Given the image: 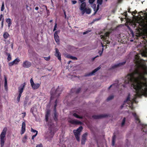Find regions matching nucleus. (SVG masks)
I'll return each instance as SVG.
<instances>
[{"label":"nucleus","mask_w":147,"mask_h":147,"mask_svg":"<svg viewBox=\"0 0 147 147\" xmlns=\"http://www.w3.org/2000/svg\"><path fill=\"white\" fill-rule=\"evenodd\" d=\"M71 56L69 54H68L67 55L66 57L70 59Z\"/></svg>","instance_id":"57"},{"label":"nucleus","mask_w":147,"mask_h":147,"mask_svg":"<svg viewBox=\"0 0 147 147\" xmlns=\"http://www.w3.org/2000/svg\"><path fill=\"white\" fill-rule=\"evenodd\" d=\"M60 31H56L54 34V37L56 42L57 43L59 42V37L58 35V33H59Z\"/></svg>","instance_id":"14"},{"label":"nucleus","mask_w":147,"mask_h":147,"mask_svg":"<svg viewBox=\"0 0 147 147\" xmlns=\"http://www.w3.org/2000/svg\"><path fill=\"white\" fill-rule=\"evenodd\" d=\"M43 58L45 59V60L47 61H48L49 60L50 58V57H44Z\"/></svg>","instance_id":"42"},{"label":"nucleus","mask_w":147,"mask_h":147,"mask_svg":"<svg viewBox=\"0 0 147 147\" xmlns=\"http://www.w3.org/2000/svg\"><path fill=\"white\" fill-rule=\"evenodd\" d=\"M3 15L1 14L0 16V20L1 21L3 19Z\"/></svg>","instance_id":"51"},{"label":"nucleus","mask_w":147,"mask_h":147,"mask_svg":"<svg viewBox=\"0 0 147 147\" xmlns=\"http://www.w3.org/2000/svg\"><path fill=\"white\" fill-rule=\"evenodd\" d=\"M5 9L4 3L3 2L1 5V11H3Z\"/></svg>","instance_id":"37"},{"label":"nucleus","mask_w":147,"mask_h":147,"mask_svg":"<svg viewBox=\"0 0 147 147\" xmlns=\"http://www.w3.org/2000/svg\"><path fill=\"white\" fill-rule=\"evenodd\" d=\"M72 4H74L77 3V1H72Z\"/></svg>","instance_id":"58"},{"label":"nucleus","mask_w":147,"mask_h":147,"mask_svg":"<svg viewBox=\"0 0 147 147\" xmlns=\"http://www.w3.org/2000/svg\"><path fill=\"white\" fill-rule=\"evenodd\" d=\"M92 8L94 9V11H95L96 10V5L95 4H93V5L92 6Z\"/></svg>","instance_id":"53"},{"label":"nucleus","mask_w":147,"mask_h":147,"mask_svg":"<svg viewBox=\"0 0 147 147\" xmlns=\"http://www.w3.org/2000/svg\"><path fill=\"white\" fill-rule=\"evenodd\" d=\"M40 84L38 83L34 84L31 86L32 88L34 89L35 90L38 89L39 87Z\"/></svg>","instance_id":"25"},{"label":"nucleus","mask_w":147,"mask_h":147,"mask_svg":"<svg viewBox=\"0 0 147 147\" xmlns=\"http://www.w3.org/2000/svg\"><path fill=\"white\" fill-rule=\"evenodd\" d=\"M5 54L7 56V59L8 61H10L11 59V57L10 53L7 52H5Z\"/></svg>","instance_id":"29"},{"label":"nucleus","mask_w":147,"mask_h":147,"mask_svg":"<svg viewBox=\"0 0 147 147\" xmlns=\"http://www.w3.org/2000/svg\"><path fill=\"white\" fill-rule=\"evenodd\" d=\"M124 103L121 106V109H122L123 108V107H124Z\"/></svg>","instance_id":"60"},{"label":"nucleus","mask_w":147,"mask_h":147,"mask_svg":"<svg viewBox=\"0 0 147 147\" xmlns=\"http://www.w3.org/2000/svg\"><path fill=\"white\" fill-rule=\"evenodd\" d=\"M31 65V63L27 60H26L24 61L22 64V66L26 68L30 67Z\"/></svg>","instance_id":"7"},{"label":"nucleus","mask_w":147,"mask_h":147,"mask_svg":"<svg viewBox=\"0 0 147 147\" xmlns=\"http://www.w3.org/2000/svg\"><path fill=\"white\" fill-rule=\"evenodd\" d=\"M88 134V133L86 132L82 136L81 139V144H82L83 145L85 144Z\"/></svg>","instance_id":"9"},{"label":"nucleus","mask_w":147,"mask_h":147,"mask_svg":"<svg viewBox=\"0 0 147 147\" xmlns=\"http://www.w3.org/2000/svg\"><path fill=\"white\" fill-rule=\"evenodd\" d=\"M98 57V56H97L96 57L93 58H92V60H94L95 58H96V57Z\"/></svg>","instance_id":"62"},{"label":"nucleus","mask_w":147,"mask_h":147,"mask_svg":"<svg viewBox=\"0 0 147 147\" xmlns=\"http://www.w3.org/2000/svg\"><path fill=\"white\" fill-rule=\"evenodd\" d=\"M83 129L82 126H80L76 130L74 129L73 130L75 136L78 142L80 141V132L82 131Z\"/></svg>","instance_id":"5"},{"label":"nucleus","mask_w":147,"mask_h":147,"mask_svg":"<svg viewBox=\"0 0 147 147\" xmlns=\"http://www.w3.org/2000/svg\"><path fill=\"white\" fill-rule=\"evenodd\" d=\"M132 115L134 117L135 120L138 121V123L140 125H142V123L141 122V121L136 114L135 113H132Z\"/></svg>","instance_id":"16"},{"label":"nucleus","mask_w":147,"mask_h":147,"mask_svg":"<svg viewBox=\"0 0 147 147\" xmlns=\"http://www.w3.org/2000/svg\"><path fill=\"white\" fill-rule=\"evenodd\" d=\"M26 84V83L24 82L18 88V92L19 93V94L17 97V100L18 102L20 101V97L22 95V93L24 91Z\"/></svg>","instance_id":"6"},{"label":"nucleus","mask_w":147,"mask_h":147,"mask_svg":"<svg viewBox=\"0 0 147 147\" xmlns=\"http://www.w3.org/2000/svg\"><path fill=\"white\" fill-rule=\"evenodd\" d=\"M108 117L107 114H102L99 115H94L92 116V118L95 119H98Z\"/></svg>","instance_id":"8"},{"label":"nucleus","mask_w":147,"mask_h":147,"mask_svg":"<svg viewBox=\"0 0 147 147\" xmlns=\"http://www.w3.org/2000/svg\"><path fill=\"white\" fill-rule=\"evenodd\" d=\"M6 22L8 24V27L9 28L12 24L10 18H7L6 19Z\"/></svg>","instance_id":"26"},{"label":"nucleus","mask_w":147,"mask_h":147,"mask_svg":"<svg viewBox=\"0 0 147 147\" xmlns=\"http://www.w3.org/2000/svg\"><path fill=\"white\" fill-rule=\"evenodd\" d=\"M36 147H43L42 144H40L36 146Z\"/></svg>","instance_id":"49"},{"label":"nucleus","mask_w":147,"mask_h":147,"mask_svg":"<svg viewBox=\"0 0 147 147\" xmlns=\"http://www.w3.org/2000/svg\"><path fill=\"white\" fill-rule=\"evenodd\" d=\"M116 138V136L115 135V133H114L112 137V146H114L115 145V143Z\"/></svg>","instance_id":"28"},{"label":"nucleus","mask_w":147,"mask_h":147,"mask_svg":"<svg viewBox=\"0 0 147 147\" xmlns=\"http://www.w3.org/2000/svg\"><path fill=\"white\" fill-rule=\"evenodd\" d=\"M26 130V124L25 122H23L22 123V127L21 129V134H24Z\"/></svg>","instance_id":"17"},{"label":"nucleus","mask_w":147,"mask_h":147,"mask_svg":"<svg viewBox=\"0 0 147 147\" xmlns=\"http://www.w3.org/2000/svg\"><path fill=\"white\" fill-rule=\"evenodd\" d=\"M50 110L49 109L47 110L45 115V120L46 122L48 121L49 117V116Z\"/></svg>","instance_id":"18"},{"label":"nucleus","mask_w":147,"mask_h":147,"mask_svg":"<svg viewBox=\"0 0 147 147\" xmlns=\"http://www.w3.org/2000/svg\"><path fill=\"white\" fill-rule=\"evenodd\" d=\"M101 68L100 67V66L97 67L96 69H95L94 70H93L92 72H90L88 74H86L84 75L85 77L88 76H91L93 75H94V74L98 70H99Z\"/></svg>","instance_id":"10"},{"label":"nucleus","mask_w":147,"mask_h":147,"mask_svg":"<svg viewBox=\"0 0 147 147\" xmlns=\"http://www.w3.org/2000/svg\"><path fill=\"white\" fill-rule=\"evenodd\" d=\"M52 90L53 89H52L50 92L51 95L50 99L51 100H53L55 98L58 97L62 91V89L59 86L55 90L54 93L53 92Z\"/></svg>","instance_id":"3"},{"label":"nucleus","mask_w":147,"mask_h":147,"mask_svg":"<svg viewBox=\"0 0 147 147\" xmlns=\"http://www.w3.org/2000/svg\"><path fill=\"white\" fill-rule=\"evenodd\" d=\"M7 130V128L6 127H4L0 135V144L1 147H3L4 145L5 140V137L6 134Z\"/></svg>","instance_id":"4"},{"label":"nucleus","mask_w":147,"mask_h":147,"mask_svg":"<svg viewBox=\"0 0 147 147\" xmlns=\"http://www.w3.org/2000/svg\"><path fill=\"white\" fill-rule=\"evenodd\" d=\"M99 4H98L97 5V7H96V10L95 11V12L94 13V14H95L96 13V12H97V11L99 9Z\"/></svg>","instance_id":"39"},{"label":"nucleus","mask_w":147,"mask_h":147,"mask_svg":"<svg viewBox=\"0 0 147 147\" xmlns=\"http://www.w3.org/2000/svg\"><path fill=\"white\" fill-rule=\"evenodd\" d=\"M22 114V117L24 118L26 116V113H23Z\"/></svg>","instance_id":"55"},{"label":"nucleus","mask_w":147,"mask_h":147,"mask_svg":"<svg viewBox=\"0 0 147 147\" xmlns=\"http://www.w3.org/2000/svg\"><path fill=\"white\" fill-rule=\"evenodd\" d=\"M37 133H36L35 135H33L32 136V140H34V138L36 137V136L37 135Z\"/></svg>","instance_id":"48"},{"label":"nucleus","mask_w":147,"mask_h":147,"mask_svg":"<svg viewBox=\"0 0 147 147\" xmlns=\"http://www.w3.org/2000/svg\"><path fill=\"white\" fill-rule=\"evenodd\" d=\"M134 61L136 64V65L137 66V68L136 69L132 72L128 74L125 77V80H128L130 79L128 77L129 76H133V78H134V79L137 77L138 75L134 73V72L136 70H138L139 72L142 73L144 77L145 75H147V66L143 62L144 61L142 59H140L138 55H136L135 56Z\"/></svg>","instance_id":"2"},{"label":"nucleus","mask_w":147,"mask_h":147,"mask_svg":"<svg viewBox=\"0 0 147 147\" xmlns=\"http://www.w3.org/2000/svg\"><path fill=\"white\" fill-rule=\"evenodd\" d=\"M137 13V11L136 10H135L134 11H133L131 12V14L133 16H134V14H135L136 13Z\"/></svg>","instance_id":"47"},{"label":"nucleus","mask_w":147,"mask_h":147,"mask_svg":"<svg viewBox=\"0 0 147 147\" xmlns=\"http://www.w3.org/2000/svg\"><path fill=\"white\" fill-rule=\"evenodd\" d=\"M57 100L56 99L55 100V104L54 105L53 111H56V107H57Z\"/></svg>","instance_id":"34"},{"label":"nucleus","mask_w":147,"mask_h":147,"mask_svg":"<svg viewBox=\"0 0 147 147\" xmlns=\"http://www.w3.org/2000/svg\"><path fill=\"white\" fill-rule=\"evenodd\" d=\"M134 73L137 74L138 76L134 79V78H132V76H129L128 77L130 79L125 80L124 84H123L122 86L124 87H126L125 84L130 83L133 86L134 88L137 92V94L134 95V101H135L136 98L140 96L139 92L141 90L142 91V95L147 97V85L142 82V80H146V79L142 73L136 70Z\"/></svg>","instance_id":"1"},{"label":"nucleus","mask_w":147,"mask_h":147,"mask_svg":"<svg viewBox=\"0 0 147 147\" xmlns=\"http://www.w3.org/2000/svg\"><path fill=\"white\" fill-rule=\"evenodd\" d=\"M79 1H80V3H82L84 2L85 0H79Z\"/></svg>","instance_id":"59"},{"label":"nucleus","mask_w":147,"mask_h":147,"mask_svg":"<svg viewBox=\"0 0 147 147\" xmlns=\"http://www.w3.org/2000/svg\"><path fill=\"white\" fill-rule=\"evenodd\" d=\"M57 27V23L56 22V23L55 24V25L54 27V29H53V31H55L56 30Z\"/></svg>","instance_id":"50"},{"label":"nucleus","mask_w":147,"mask_h":147,"mask_svg":"<svg viewBox=\"0 0 147 147\" xmlns=\"http://www.w3.org/2000/svg\"><path fill=\"white\" fill-rule=\"evenodd\" d=\"M70 59H72L73 60H77L78 59L76 57H74V56H71Z\"/></svg>","instance_id":"46"},{"label":"nucleus","mask_w":147,"mask_h":147,"mask_svg":"<svg viewBox=\"0 0 147 147\" xmlns=\"http://www.w3.org/2000/svg\"><path fill=\"white\" fill-rule=\"evenodd\" d=\"M31 132H33V133L36 132V133H37V134H38V131L32 128H31Z\"/></svg>","instance_id":"44"},{"label":"nucleus","mask_w":147,"mask_h":147,"mask_svg":"<svg viewBox=\"0 0 147 147\" xmlns=\"http://www.w3.org/2000/svg\"><path fill=\"white\" fill-rule=\"evenodd\" d=\"M125 120H126L125 117H124L123 119L122 122L121 123V127H123L124 125L125 124Z\"/></svg>","instance_id":"32"},{"label":"nucleus","mask_w":147,"mask_h":147,"mask_svg":"<svg viewBox=\"0 0 147 147\" xmlns=\"http://www.w3.org/2000/svg\"><path fill=\"white\" fill-rule=\"evenodd\" d=\"M128 101H130V96H129V95H128V96L127 97V99H126L124 101V103L127 102V103H128L127 102Z\"/></svg>","instance_id":"35"},{"label":"nucleus","mask_w":147,"mask_h":147,"mask_svg":"<svg viewBox=\"0 0 147 147\" xmlns=\"http://www.w3.org/2000/svg\"><path fill=\"white\" fill-rule=\"evenodd\" d=\"M118 86V84H113L112 85H111L109 88L108 89L109 90L112 86H116L117 87Z\"/></svg>","instance_id":"36"},{"label":"nucleus","mask_w":147,"mask_h":147,"mask_svg":"<svg viewBox=\"0 0 147 147\" xmlns=\"http://www.w3.org/2000/svg\"><path fill=\"white\" fill-rule=\"evenodd\" d=\"M20 60L18 58H16L14 61L11 62L9 63L8 65L9 66L11 67L14 65L18 64V63L20 62Z\"/></svg>","instance_id":"11"},{"label":"nucleus","mask_w":147,"mask_h":147,"mask_svg":"<svg viewBox=\"0 0 147 147\" xmlns=\"http://www.w3.org/2000/svg\"><path fill=\"white\" fill-rule=\"evenodd\" d=\"M97 2L98 4L101 5L102 4V0H97Z\"/></svg>","instance_id":"40"},{"label":"nucleus","mask_w":147,"mask_h":147,"mask_svg":"<svg viewBox=\"0 0 147 147\" xmlns=\"http://www.w3.org/2000/svg\"><path fill=\"white\" fill-rule=\"evenodd\" d=\"M95 0H89V2L90 4L92 3Z\"/></svg>","instance_id":"52"},{"label":"nucleus","mask_w":147,"mask_h":147,"mask_svg":"<svg viewBox=\"0 0 147 147\" xmlns=\"http://www.w3.org/2000/svg\"><path fill=\"white\" fill-rule=\"evenodd\" d=\"M58 115L57 113V111H53V118L54 120L55 121H57L58 120Z\"/></svg>","instance_id":"22"},{"label":"nucleus","mask_w":147,"mask_h":147,"mask_svg":"<svg viewBox=\"0 0 147 147\" xmlns=\"http://www.w3.org/2000/svg\"><path fill=\"white\" fill-rule=\"evenodd\" d=\"M140 125L142 126V129H144L145 130H146V131L143 130V131L145 132H147V125L143 124L142 123V125Z\"/></svg>","instance_id":"24"},{"label":"nucleus","mask_w":147,"mask_h":147,"mask_svg":"<svg viewBox=\"0 0 147 147\" xmlns=\"http://www.w3.org/2000/svg\"><path fill=\"white\" fill-rule=\"evenodd\" d=\"M85 12H86L87 14H89L91 12V10L90 8L87 9L86 8L84 11H83L82 13H84Z\"/></svg>","instance_id":"27"},{"label":"nucleus","mask_w":147,"mask_h":147,"mask_svg":"<svg viewBox=\"0 0 147 147\" xmlns=\"http://www.w3.org/2000/svg\"><path fill=\"white\" fill-rule=\"evenodd\" d=\"M81 88H79L78 89L76 92V93L78 94V93L81 91Z\"/></svg>","instance_id":"43"},{"label":"nucleus","mask_w":147,"mask_h":147,"mask_svg":"<svg viewBox=\"0 0 147 147\" xmlns=\"http://www.w3.org/2000/svg\"><path fill=\"white\" fill-rule=\"evenodd\" d=\"M126 62V61H125L123 62L120 63L118 64H115L112 66V69H115L117 67L121 66L125 64Z\"/></svg>","instance_id":"15"},{"label":"nucleus","mask_w":147,"mask_h":147,"mask_svg":"<svg viewBox=\"0 0 147 147\" xmlns=\"http://www.w3.org/2000/svg\"><path fill=\"white\" fill-rule=\"evenodd\" d=\"M71 62V61H69L68 62V64H70V63Z\"/></svg>","instance_id":"64"},{"label":"nucleus","mask_w":147,"mask_h":147,"mask_svg":"<svg viewBox=\"0 0 147 147\" xmlns=\"http://www.w3.org/2000/svg\"><path fill=\"white\" fill-rule=\"evenodd\" d=\"M30 82L31 84V86H32L34 84V83L33 81V80L32 78H31L30 80Z\"/></svg>","instance_id":"41"},{"label":"nucleus","mask_w":147,"mask_h":147,"mask_svg":"<svg viewBox=\"0 0 147 147\" xmlns=\"http://www.w3.org/2000/svg\"><path fill=\"white\" fill-rule=\"evenodd\" d=\"M103 50V48H102V51H99L98 53H99L100 56H101L102 55V53Z\"/></svg>","instance_id":"45"},{"label":"nucleus","mask_w":147,"mask_h":147,"mask_svg":"<svg viewBox=\"0 0 147 147\" xmlns=\"http://www.w3.org/2000/svg\"><path fill=\"white\" fill-rule=\"evenodd\" d=\"M82 4L80 6V10L82 11V12L83 11H84V10L86 8V3L85 2H83L82 3H81Z\"/></svg>","instance_id":"20"},{"label":"nucleus","mask_w":147,"mask_h":147,"mask_svg":"<svg viewBox=\"0 0 147 147\" xmlns=\"http://www.w3.org/2000/svg\"><path fill=\"white\" fill-rule=\"evenodd\" d=\"M4 22V18H3V19L2 20L1 23V26L2 27H3V26Z\"/></svg>","instance_id":"54"},{"label":"nucleus","mask_w":147,"mask_h":147,"mask_svg":"<svg viewBox=\"0 0 147 147\" xmlns=\"http://www.w3.org/2000/svg\"><path fill=\"white\" fill-rule=\"evenodd\" d=\"M91 31V30H88V31H87L86 32H84V33H83V34H87L89 32H90Z\"/></svg>","instance_id":"56"},{"label":"nucleus","mask_w":147,"mask_h":147,"mask_svg":"<svg viewBox=\"0 0 147 147\" xmlns=\"http://www.w3.org/2000/svg\"><path fill=\"white\" fill-rule=\"evenodd\" d=\"M55 55L57 57L59 61H61V54L59 52V50L58 49L56 48L55 49Z\"/></svg>","instance_id":"12"},{"label":"nucleus","mask_w":147,"mask_h":147,"mask_svg":"<svg viewBox=\"0 0 147 147\" xmlns=\"http://www.w3.org/2000/svg\"><path fill=\"white\" fill-rule=\"evenodd\" d=\"M4 87L5 89L6 90L7 89V78L5 75H4Z\"/></svg>","instance_id":"23"},{"label":"nucleus","mask_w":147,"mask_h":147,"mask_svg":"<svg viewBox=\"0 0 147 147\" xmlns=\"http://www.w3.org/2000/svg\"><path fill=\"white\" fill-rule=\"evenodd\" d=\"M27 139V136L26 135L24 136V137L23 139L22 140V141L24 143H25L26 140Z\"/></svg>","instance_id":"38"},{"label":"nucleus","mask_w":147,"mask_h":147,"mask_svg":"<svg viewBox=\"0 0 147 147\" xmlns=\"http://www.w3.org/2000/svg\"><path fill=\"white\" fill-rule=\"evenodd\" d=\"M68 122L69 123L73 125H79L80 124H82V123L81 122L76 121L75 120H68Z\"/></svg>","instance_id":"13"},{"label":"nucleus","mask_w":147,"mask_h":147,"mask_svg":"<svg viewBox=\"0 0 147 147\" xmlns=\"http://www.w3.org/2000/svg\"><path fill=\"white\" fill-rule=\"evenodd\" d=\"M9 34L7 32H5L3 35V38L5 39H7V38L9 37Z\"/></svg>","instance_id":"30"},{"label":"nucleus","mask_w":147,"mask_h":147,"mask_svg":"<svg viewBox=\"0 0 147 147\" xmlns=\"http://www.w3.org/2000/svg\"><path fill=\"white\" fill-rule=\"evenodd\" d=\"M109 32H106L103 35H101V38L103 40L106 41L107 39V37H109Z\"/></svg>","instance_id":"19"},{"label":"nucleus","mask_w":147,"mask_h":147,"mask_svg":"<svg viewBox=\"0 0 147 147\" xmlns=\"http://www.w3.org/2000/svg\"><path fill=\"white\" fill-rule=\"evenodd\" d=\"M142 38L143 40V42L145 44L147 43V32L144 33L142 36Z\"/></svg>","instance_id":"21"},{"label":"nucleus","mask_w":147,"mask_h":147,"mask_svg":"<svg viewBox=\"0 0 147 147\" xmlns=\"http://www.w3.org/2000/svg\"><path fill=\"white\" fill-rule=\"evenodd\" d=\"M114 96L113 95H111L110 96H109L107 99V101H109V100H111L113 98H114Z\"/></svg>","instance_id":"33"},{"label":"nucleus","mask_w":147,"mask_h":147,"mask_svg":"<svg viewBox=\"0 0 147 147\" xmlns=\"http://www.w3.org/2000/svg\"><path fill=\"white\" fill-rule=\"evenodd\" d=\"M35 9L36 10H38V9H39V8H38V7H36L35 8Z\"/></svg>","instance_id":"61"},{"label":"nucleus","mask_w":147,"mask_h":147,"mask_svg":"<svg viewBox=\"0 0 147 147\" xmlns=\"http://www.w3.org/2000/svg\"><path fill=\"white\" fill-rule=\"evenodd\" d=\"M128 12L129 13H131V12L130 11V9H129L128 10Z\"/></svg>","instance_id":"63"},{"label":"nucleus","mask_w":147,"mask_h":147,"mask_svg":"<svg viewBox=\"0 0 147 147\" xmlns=\"http://www.w3.org/2000/svg\"><path fill=\"white\" fill-rule=\"evenodd\" d=\"M73 116L77 118L82 119L83 118L82 116H80L78 115L77 113H74L73 114Z\"/></svg>","instance_id":"31"}]
</instances>
